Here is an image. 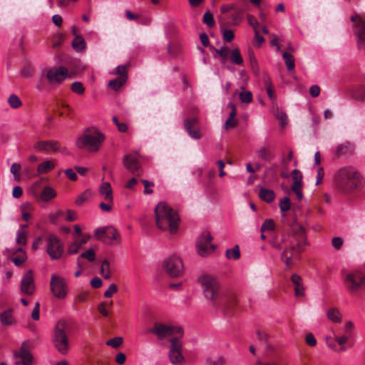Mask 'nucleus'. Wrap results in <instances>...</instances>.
Returning a JSON list of instances; mask_svg holds the SVG:
<instances>
[{
  "label": "nucleus",
  "mask_w": 365,
  "mask_h": 365,
  "mask_svg": "<svg viewBox=\"0 0 365 365\" xmlns=\"http://www.w3.org/2000/svg\"><path fill=\"white\" fill-rule=\"evenodd\" d=\"M68 76V68L60 66L58 68H49L46 71V78L51 85L61 84Z\"/></svg>",
  "instance_id": "2eb2a0df"
},
{
  "label": "nucleus",
  "mask_w": 365,
  "mask_h": 365,
  "mask_svg": "<svg viewBox=\"0 0 365 365\" xmlns=\"http://www.w3.org/2000/svg\"><path fill=\"white\" fill-rule=\"evenodd\" d=\"M50 285L51 292L56 298L63 299L66 297L68 288L64 278L53 274L51 277Z\"/></svg>",
  "instance_id": "ddd939ff"
},
{
  "label": "nucleus",
  "mask_w": 365,
  "mask_h": 365,
  "mask_svg": "<svg viewBox=\"0 0 365 365\" xmlns=\"http://www.w3.org/2000/svg\"><path fill=\"white\" fill-rule=\"evenodd\" d=\"M306 343L310 346H315L317 344V340L313 334L309 333L305 337Z\"/></svg>",
  "instance_id": "e2e57ef3"
},
{
  "label": "nucleus",
  "mask_w": 365,
  "mask_h": 365,
  "mask_svg": "<svg viewBox=\"0 0 365 365\" xmlns=\"http://www.w3.org/2000/svg\"><path fill=\"white\" fill-rule=\"evenodd\" d=\"M361 175L353 167H344L340 168L335 175V182L336 186L341 190H347L352 188L349 184L351 180L356 182L361 180Z\"/></svg>",
  "instance_id": "39448f33"
},
{
  "label": "nucleus",
  "mask_w": 365,
  "mask_h": 365,
  "mask_svg": "<svg viewBox=\"0 0 365 365\" xmlns=\"http://www.w3.org/2000/svg\"><path fill=\"white\" fill-rule=\"evenodd\" d=\"M292 176L294 182H302V175L299 170L294 169L292 172Z\"/></svg>",
  "instance_id": "69168bd1"
},
{
  "label": "nucleus",
  "mask_w": 365,
  "mask_h": 365,
  "mask_svg": "<svg viewBox=\"0 0 365 365\" xmlns=\"http://www.w3.org/2000/svg\"><path fill=\"white\" fill-rule=\"evenodd\" d=\"M101 273L105 279L110 278V262L105 259L101 264Z\"/></svg>",
  "instance_id": "c03bdc74"
},
{
  "label": "nucleus",
  "mask_w": 365,
  "mask_h": 365,
  "mask_svg": "<svg viewBox=\"0 0 365 365\" xmlns=\"http://www.w3.org/2000/svg\"><path fill=\"white\" fill-rule=\"evenodd\" d=\"M46 252L51 259H58L63 252V245L61 240L54 235L47 237Z\"/></svg>",
  "instance_id": "f8f14e48"
},
{
  "label": "nucleus",
  "mask_w": 365,
  "mask_h": 365,
  "mask_svg": "<svg viewBox=\"0 0 365 365\" xmlns=\"http://www.w3.org/2000/svg\"><path fill=\"white\" fill-rule=\"evenodd\" d=\"M282 57L284 60L285 65L287 66V70L288 71L294 70L295 68L294 56L288 52H284L282 53Z\"/></svg>",
  "instance_id": "c9c22d12"
},
{
  "label": "nucleus",
  "mask_w": 365,
  "mask_h": 365,
  "mask_svg": "<svg viewBox=\"0 0 365 365\" xmlns=\"http://www.w3.org/2000/svg\"><path fill=\"white\" fill-rule=\"evenodd\" d=\"M118 291V287L115 284H110L108 289L104 292V297L109 298L113 296Z\"/></svg>",
  "instance_id": "bf43d9fd"
},
{
  "label": "nucleus",
  "mask_w": 365,
  "mask_h": 365,
  "mask_svg": "<svg viewBox=\"0 0 365 365\" xmlns=\"http://www.w3.org/2000/svg\"><path fill=\"white\" fill-rule=\"evenodd\" d=\"M279 207L282 212L288 211L291 207V202L289 197H283L279 202Z\"/></svg>",
  "instance_id": "3c124183"
},
{
  "label": "nucleus",
  "mask_w": 365,
  "mask_h": 365,
  "mask_svg": "<svg viewBox=\"0 0 365 365\" xmlns=\"http://www.w3.org/2000/svg\"><path fill=\"white\" fill-rule=\"evenodd\" d=\"M98 191L106 202H113V189L110 182H103L100 185Z\"/></svg>",
  "instance_id": "b1692460"
},
{
  "label": "nucleus",
  "mask_w": 365,
  "mask_h": 365,
  "mask_svg": "<svg viewBox=\"0 0 365 365\" xmlns=\"http://www.w3.org/2000/svg\"><path fill=\"white\" fill-rule=\"evenodd\" d=\"M127 81L123 77H117L116 78L111 80L108 83V86L117 91H118Z\"/></svg>",
  "instance_id": "f704fd0d"
},
{
  "label": "nucleus",
  "mask_w": 365,
  "mask_h": 365,
  "mask_svg": "<svg viewBox=\"0 0 365 365\" xmlns=\"http://www.w3.org/2000/svg\"><path fill=\"white\" fill-rule=\"evenodd\" d=\"M169 351L170 362L174 365H182L184 357L182 355V342L178 337H173Z\"/></svg>",
  "instance_id": "f3484780"
},
{
  "label": "nucleus",
  "mask_w": 365,
  "mask_h": 365,
  "mask_svg": "<svg viewBox=\"0 0 365 365\" xmlns=\"http://www.w3.org/2000/svg\"><path fill=\"white\" fill-rule=\"evenodd\" d=\"M16 242L20 245H25L27 242L26 232L19 230L16 233Z\"/></svg>",
  "instance_id": "8fccbe9b"
},
{
  "label": "nucleus",
  "mask_w": 365,
  "mask_h": 365,
  "mask_svg": "<svg viewBox=\"0 0 365 365\" xmlns=\"http://www.w3.org/2000/svg\"><path fill=\"white\" fill-rule=\"evenodd\" d=\"M0 321L3 326H11L16 323V319L13 315V310L8 309L4 311L0 314Z\"/></svg>",
  "instance_id": "a878e982"
},
{
  "label": "nucleus",
  "mask_w": 365,
  "mask_h": 365,
  "mask_svg": "<svg viewBox=\"0 0 365 365\" xmlns=\"http://www.w3.org/2000/svg\"><path fill=\"white\" fill-rule=\"evenodd\" d=\"M34 148L35 150L40 152H59L65 155L70 154L67 148L65 146H61V143L57 140H39L34 144Z\"/></svg>",
  "instance_id": "9b49d317"
},
{
  "label": "nucleus",
  "mask_w": 365,
  "mask_h": 365,
  "mask_svg": "<svg viewBox=\"0 0 365 365\" xmlns=\"http://www.w3.org/2000/svg\"><path fill=\"white\" fill-rule=\"evenodd\" d=\"M352 97L357 101H365V86H359L356 88L352 93Z\"/></svg>",
  "instance_id": "4c0bfd02"
},
{
  "label": "nucleus",
  "mask_w": 365,
  "mask_h": 365,
  "mask_svg": "<svg viewBox=\"0 0 365 365\" xmlns=\"http://www.w3.org/2000/svg\"><path fill=\"white\" fill-rule=\"evenodd\" d=\"M184 127L189 135L194 139H200L201 133L197 117L193 116L190 118H186L183 122Z\"/></svg>",
  "instance_id": "412c9836"
},
{
  "label": "nucleus",
  "mask_w": 365,
  "mask_h": 365,
  "mask_svg": "<svg viewBox=\"0 0 365 365\" xmlns=\"http://www.w3.org/2000/svg\"><path fill=\"white\" fill-rule=\"evenodd\" d=\"M36 286L32 270H29L22 277L20 290L24 294L31 296L34 294Z\"/></svg>",
  "instance_id": "aec40b11"
},
{
  "label": "nucleus",
  "mask_w": 365,
  "mask_h": 365,
  "mask_svg": "<svg viewBox=\"0 0 365 365\" xmlns=\"http://www.w3.org/2000/svg\"><path fill=\"white\" fill-rule=\"evenodd\" d=\"M212 237L209 232H204L197 242V250L200 255L204 257L214 252L215 246L211 243Z\"/></svg>",
  "instance_id": "dca6fc26"
},
{
  "label": "nucleus",
  "mask_w": 365,
  "mask_h": 365,
  "mask_svg": "<svg viewBox=\"0 0 365 365\" xmlns=\"http://www.w3.org/2000/svg\"><path fill=\"white\" fill-rule=\"evenodd\" d=\"M327 317L333 322L338 323L341 320V315L336 308H331L327 311Z\"/></svg>",
  "instance_id": "e433bc0d"
},
{
  "label": "nucleus",
  "mask_w": 365,
  "mask_h": 365,
  "mask_svg": "<svg viewBox=\"0 0 365 365\" xmlns=\"http://www.w3.org/2000/svg\"><path fill=\"white\" fill-rule=\"evenodd\" d=\"M264 86L266 89V92L269 99L273 103L276 100V96L274 94V86L272 85L271 78L269 76H265L264 78Z\"/></svg>",
  "instance_id": "cd10ccee"
},
{
  "label": "nucleus",
  "mask_w": 365,
  "mask_h": 365,
  "mask_svg": "<svg viewBox=\"0 0 365 365\" xmlns=\"http://www.w3.org/2000/svg\"><path fill=\"white\" fill-rule=\"evenodd\" d=\"M220 31L222 33V39L226 42H231L235 38V34L232 30L226 29L220 27Z\"/></svg>",
  "instance_id": "a19ab883"
},
{
  "label": "nucleus",
  "mask_w": 365,
  "mask_h": 365,
  "mask_svg": "<svg viewBox=\"0 0 365 365\" xmlns=\"http://www.w3.org/2000/svg\"><path fill=\"white\" fill-rule=\"evenodd\" d=\"M95 237L105 244L113 245L120 243V235L112 226L98 228L95 231Z\"/></svg>",
  "instance_id": "6e6552de"
},
{
  "label": "nucleus",
  "mask_w": 365,
  "mask_h": 365,
  "mask_svg": "<svg viewBox=\"0 0 365 365\" xmlns=\"http://www.w3.org/2000/svg\"><path fill=\"white\" fill-rule=\"evenodd\" d=\"M344 240L340 237H333L331 240V245L336 250H339L342 247Z\"/></svg>",
  "instance_id": "052dcab7"
},
{
  "label": "nucleus",
  "mask_w": 365,
  "mask_h": 365,
  "mask_svg": "<svg viewBox=\"0 0 365 365\" xmlns=\"http://www.w3.org/2000/svg\"><path fill=\"white\" fill-rule=\"evenodd\" d=\"M155 222L162 230H169L174 234L178 229L180 217L178 212L165 202H160L155 208Z\"/></svg>",
  "instance_id": "7ed1b4c3"
},
{
  "label": "nucleus",
  "mask_w": 365,
  "mask_h": 365,
  "mask_svg": "<svg viewBox=\"0 0 365 365\" xmlns=\"http://www.w3.org/2000/svg\"><path fill=\"white\" fill-rule=\"evenodd\" d=\"M344 284L349 292L355 294L365 288V275L358 272L349 273L344 278Z\"/></svg>",
  "instance_id": "1a4fd4ad"
},
{
  "label": "nucleus",
  "mask_w": 365,
  "mask_h": 365,
  "mask_svg": "<svg viewBox=\"0 0 365 365\" xmlns=\"http://www.w3.org/2000/svg\"><path fill=\"white\" fill-rule=\"evenodd\" d=\"M67 329L68 324L64 319L58 321L54 329L53 343L55 348L63 354L68 352L69 346Z\"/></svg>",
  "instance_id": "423d86ee"
},
{
  "label": "nucleus",
  "mask_w": 365,
  "mask_h": 365,
  "mask_svg": "<svg viewBox=\"0 0 365 365\" xmlns=\"http://www.w3.org/2000/svg\"><path fill=\"white\" fill-rule=\"evenodd\" d=\"M200 39L202 44L205 47H208L210 51L215 53V58H220L222 63H225L228 61L229 47L224 45L220 48H217L212 45H210L208 36L205 33H202L200 36Z\"/></svg>",
  "instance_id": "4468645a"
},
{
  "label": "nucleus",
  "mask_w": 365,
  "mask_h": 365,
  "mask_svg": "<svg viewBox=\"0 0 365 365\" xmlns=\"http://www.w3.org/2000/svg\"><path fill=\"white\" fill-rule=\"evenodd\" d=\"M247 21L248 24L255 29V31L257 30V28L259 26V23L255 16L252 15H247Z\"/></svg>",
  "instance_id": "338daca9"
},
{
  "label": "nucleus",
  "mask_w": 365,
  "mask_h": 365,
  "mask_svg": "<svg viewBox=\"0 0 365 365\" xmlns=\"http://www.w3.org/2000/svg\"><path fill=\"white\" fill-rule=\"evenodd\" d=\"M148 332L155 334L159 339L173 335H176L175 337L180 339L183 335L181 327L168 326L158 322H155L153 328L149 329Z\"/></svg>",
  "instance_id": "0eeeda50"
},
{
  "label": "nucleus",
  "mask_w": 365,
  "mask_h": 365,
  "mask_svg": "<svg viewBox=\"0 0 365 365\" xmlns=\"http://www.w3.org/2000/svg\"><path fill=\"white\" fill-rule=\"evenodd\" d=\"M275 228V223L272 219H267L263 222L260 232H264L265 231H273Z\"/></svg>",
  "instance_id": "37998d69"
},
{
  "label": "nucleus",
  "mask_w": 365,
  "mask_h": 365,
  "mask_svg": "<svg viewBox=\"0 0 365 365\" xmlns=\"http://www.w3.org/2000/svg\"><path fill=\"white\" fill-rule=\"evenodd\" d=\"M55 163L52 160H45L40 163L37 168V172L39 175L46 174L55 168Z\"/></svg>",
  "instance_id": "c756f323"
},
{
  "label": "nucleus",
  "mask_w": 365,
  "mask_h": 365,
  "mask_svg": "<svg viewBox=\"0 0 365 365\" xmlns=\"http://www.w3.org/2000/svg\"><path fill=\"white\" fill-rule=\"evenodd\" d=\"M73 48L77 51H83L86 49V41L81 36H76L72 41Z\"/></svg>",
  "instance_id": "2f4dec72"
},
{
  "label": "nucleus",
  "mask_w": 365,
  "mask_h": 365,
  "mask_svg": "<svg viewBox=\"0 0 365 365\" xmlns=\"http://www.w3.org/2000/svg\"><path fill=\"white\" fill-rule=\"evenodd\" d=\"M202 22L206 24L209 28H212L215 25L212 14L207 11L204 14Z\"/></svg>",
  "instance_id": "79ce46f5"
},
{
  "label": "nucleus",
  "mask_w": 365,
  "mask_h": 365,
  "mask_svg": "<svg viewBox=\"0 0 365 365\" xmlns=\"http://www.w3.org/2000/svg\"><path fill=\"white\" fill-rule=\"evenodd\" d=\"M228 60L237 66H242L244 63L243 58L238 48H235L231 51L229 50Z\"/></svg>",
  "instance_id": "bb28decb"
},
{
  "label": "nucleus",
  "mask_w": 365,
  "mask_h": 365,
  "mask_svg": "<svg viewBox=\"0 0 365 365\" xmlns=\"http://www.w3.org/2000/svg\"><path fill=\"white\" fill-rule=\"evenodd\" d=\"M71 89L73 93L78 95H83L85 93L83 85L81 82L79 81H75L73 83L71 84Z\"/></svg>",
  "instance_id": "49530a36"
},
{
  "label": "nucleus",
  "mask_w": 365,
  "mask_h": 365,
  "mask_svg": "<svg viewBox=\"0 0 365 365\" xmlns=\"http://www.w3.org/2000/svg\"><path fill=\"white\" fill-rule=\"evenodd\" d=\"M198 281L201 284L204 296L212 302L215 306L225 305L227 309H230L235 304L236 299L234 297L230 303L228 299L220 294V284L214 277L203 275L199 278Z\"/></svg>",
  "instance_id": "f03ea898"
},
{
  "label": "nucleus",
  "mask_w": 365,
  "mask_h": 365,
  "mask_svg": "<svg viewBox=\"0 0 365 365\" xmlns=\"http://www.w3.org/2000/svg\"><path fill=\"white\" fill-rule=\"evenodd\" d=\"M56 196V192L53 188L49 186L43 187L41 192V199L43 202H48Z\"/></svg>",
  "instance_id": "7c9ffc66"
},
{
  "label": "nucleus",
  "mask_w": 365,
  "mask_h": 365,
  "mask_svg": "<svg viewBox=\"0 0 365 365\" xmlns=\"http://www.w3.org/2000/svg\"><path fill=\"white\" fill-rule=\"evenodd\" d=\"M128 66L127 65H120L116 68L115 72L113 73L118 75V77H123L125 80L128 79Z\"/></svg>",
  "instance_id": "09e8293b"
},
{
  "label": "nucleus",
  "mask_w": 365,
  "mask_h": 365,
  "mask_svg": "<svg viewBox=\"0 0 365 365\" xmlns=\"http://www.w3.org/2000/svg\"><path fill=\"white\" fill-rule=\"evenodd\" d=\"M88 294L85 292H78L76 297H75V302L77 303H83L87 300Z\"/></svg>",
  "instance_id": "680f3d73"
},
{
  "label": "nucleus",
  "mask_w": 365,
  "mask_h": 365,
  "mask_svg": "<svg viewBox=\"0 0 365 365\" xmlns=\"http://www.w3.org/2000/svg\"><path fill=\"white\" fill-rule=\"evenodd\" d=\"M282 243L284 250L281 255V260L287 268H290L299 259L301 253L307 245L304 227L301 225L294 226L291 235H283Z\"/></svg>",
  "instance_id": "f257e3e1"
},
{
  "label": "nucleus",
  "mask_w": 365,
  "mask_h": 365,
  "mask_svg": "<svg viewBox=\"0 0 365 365\" xmlns=\"http://www.w3.org/2000/svg\"><path fill=\"white\" fill-rule=\"evenodd\" d=\"M351 21L355 22L354 29H356V45L359 50H365V21L356 14L351 17Z\"/></svg>",
  "instance_id": "a211bd4d"
},
{
  "label": "nucleus",
  "mask_w": 365,
  "mask_h": 365,
  "mask_svg": "<svg viewBox=\"0 0 365 365\" xmlns=\"http://www.w3.org/2000/svg\"><path fill=\"white\" fill-rule=\"evenodd\" d=\"M10 106L13 108H18L21 106L20 98L15 94H11L8 99Z\"/></svg>",
  "instance_id": "de8ad7c7"
},
{
  "label": "nucleus",
  "mask_w": 365,
  "mask_h": 365,
  "mask_svg": "<svg viewBox=\"0 0 365 365\" xmlns=\"http://www.w3.org/2000/svg\"><path fill=\"white\" fill-rule=\"evenodd\" d=\"M14 357L20 359L21 361H16V364L31 365L33 362V356L28 349L26 342H24L19 351L14 352Z\"/></svg>",
  "instance_id": "4be33fe9"
},
{
  "label": "nucleus",
  "mask_w": 365,
  "mask_h": 365,
  "mask_svg": "<svg viewBox=\"0 0 365 365\" xmlns=\"http://www.w3.org/2000/svg\"><path fill=\"white\" fill-rule=\"evenodd\" d=\"M259 197L262 200L270 203L274 200L275 194L273 190L262 187L260 189Z\"/></svg>",
  "instance_id": "c85d7f7f"
},
{
  "label": "nucleus",
  "mask_w": 365,
  "mask_h": 365,
  "mask_svg": "<svg viewBox=\"0 0 365 365\" xmlns=\"http://www.w3.org/2000/svg\"><path fill=\"white\" fill-rule=\"evenodd\" d=\"M81 257L86 259L89 262H93L96 259V253L93 249H89L86 252L81 253Z\"/></svg>",
  "instance_id": "6e6d98bb"
},
{
  "label": "nucleus",
  "mask_w": 365,
  "mask_h": 365,
  "mask_svg": "<svg viewBox=\"0 0 365 365\" xmlns=\"http://www.w3.org/2000/svg\"><path fill=\"white\" fill-rule=\"evenodd\" d=\"M20 210L22 214V218L25 221H28L31 217V212L34 210L32 204L26 202L20 206Z\"/></svg>",
  "instance_id": "473e14b6"
},
{
  "label": "nucleus",
  "mask_w": 365,
  "mask_h": 365,
  "mask_svg": "<svg viewBox=\"0 0 365 365\" xmlns=\"http://www.w3.org/2000/svg\"><path fill=\"white\" fill-rule=\"evenodd\" d=\"M237 125V120L236 119L227 118L225 123L226 129L234 128Z\"/></svg>",
  "instance_id": "774afa93"
},
{
  "label": "nucleus",
  "mask_w": 365,
  "mask_h": 365,
  "mask_svg": "<svg viewBox=\"0 0 365 365\" xmlns=\"http://www.w3.org/2000/svg\"><path fill=\"white\" fill-rule=\"evenodd\" d=\"M81 247V243H78V240L76 239L73 242L68 246V252L69 254H76Z\"/></svg>",
  "instance_id": "4d7b16f0"
},
{
  "label": "nucleus",
  "mask_w": 365,
  "mask_h": 365,
  "mask_svg": "<svg viewBox=\"0 0 365 365\" xmlns=\"http://www.w3.org/2000/svg\"><path fill=\"white\" fill-rule=\"evenodd\" d=\"M66 175L68 178L72 181H76L78 179L77 174L73 171V169L68 168L64 170Z\"/></svg>",
  "instance_id": "0e129e2a"
},
{
  "label": "nucleus",
  "mask_w": 365,
  "mask_h": 365,
  "mask_svg": "<svg viewBox=\"0 0 365 365\" xmlns=\"http://www.w3.org/2000/svg\"><path fill=\"white\" fill-rule=\"evenodd\" d=\"M7 252L11 255V260L16 266H21L27 259L26 252L22 248L19 247L15 250L14 249L7 250Z\"/></svg>",
  "instance_id": "5701e85b"
},
{
  "label": "nucleus",
  "mask_w": 365,
  "mask_h": 365,
  "mask_svg": "<svg viewBox=\"0 0 365 365\" xmlns=\"http://www.w3.org/2000/svg\"><path fill=\"white\" fill-rule=\"evenodd\" d=\"M240 99L242 102L249 103L252 101V93L250 91L240 93Z\"/></svg>",
  "instance_id": "5fc2aeb1"
},
{
  "label": "nucleus",
  "mask_w": 365,
  "mask_h": 365,
  "mask_svg": "<svg viewBox=\"0 0 365 365\" xmlns=\"http://www.w3.org/2000/svg\"><path fill=\"white\" fill-rule=\"evenodd\" d=\"M226 257L229 259H238L240 257V247L235 245L232 249H227L225 252Z\"/></svg>",
  "instance_id": "58836bf2"
},
{
  "label": "nucleus",
  "mask_w": 365,
  "mask_h": 365,
  "mask_svg": "<svg viewBox=\"0 0 365 365\" xmlns=\"http://www.w3.org/2000/svg\"><path fill=\"white\" fill-rule=\"evenodd\" d=\"M104 140L105 135L102 133L96 130H86L77 138L76 144L79 149L86 148L91 152H96Z\"/></svg>",
  "instance_id": "20e7f679"
},
{
  "label": "nucleus",
  "mask_w": 365,
  "mask_h": 365,
  "mask_svg": "<svg viewBox=\"0 0 365 365\" xmlns=\"http://www.w3.org/2000/svg\"><path fill=\"white\" fill-rule=\"evenodd\" d=\"M21 166L19 163H14L11 166V173L14 175V180L19 182L21 180L20 170Z\"/></svg>",
  "instance_id": "a18cd8bd"
},
{
  "label": "nucleus",
  "mask_w": 365,
  "mask_h": 365,
  "mask_svg": "<svg viewBox=\"0 0 365 365\" xmlns=\"http://www.w3.org/2000/svg\"><path fill=\"white\" fill-rule=\"evenodd\" d=\"M140 182L144 185V194L150 195L153 193V190L152 189V187H154V183L153 182H150L147 180H141Z\"/></svg>",
  "instance_id": "603ef678"
},
{
  "label": "nucleus",
  "mask_w": 365,
  "mask_h": 365,
  "mask_svg": "<svg viewBox=\"0 0 365 365\" xmlns=\"http://www.w3.org/2000/svg\"><path fill=\"white\" fill-rule=\"evenodd\" d=\"M123 165L128 172L136 176H140L143 173L141 163L133 155H125L123 159Z\"/></svg>",
  "instance_id": "6ab92c4d"
},
{
  "label": "nucleus",
  "mask_w": 365,
  "mask_h": 365,
  "mask_svg": "<svg viewBox=\"0 0 365 365\" xmlns=\"http://www.w3.org/2000/svg\"><path fill=\"white\" fill-rule=\"evenodd\" d=\"M163 268L171 277H178L182 274L184 265L182 259L176 255H172L164 260Z\"/></svg>",
  "instance_id": "9d476101"
},
{
  "label": "nucleus",
  "mask_w": 365,
  "mask_h": 365,
  "mask_svg": "<svg viewBox=\"0 0 365 365\" xmlns=\"http://www.w3.org/2000/svg\"><path fill=\"white\" fill-rule=\"evenodd\" d=\"M257 155L260 159L266 161H270L274 158V154L265 147H262L257 150Z\"/></svg>",
  "instance_id": "72a5a7b5"
},
{
  "label": "nucleus",
  "mask_w": 365,
  "mask_h": 365,
  "mask_svg": "<svg viewBox=\"0 0 365 365\" xmlns=\"http://www.w3.org/2000/svg\"><path fill=\"white\" fill-rule=\"evenodd\" d=\"M92 195V192L90 190H86L81 194H80L76 199L75 203L78 206L82 205L86 201H87Z\"/></svg>",
  "instance_id": "ea45409f"
},
{
  "label": "nucleus",
  "mask_w": 365,
  "mask_h": 365,
  "mask_svg": "<svg viewBox=\"0 0 365 365\" xmlns=\"http://www.w3.org/2000/svg\"><path fill=\"white\" fill-rule=\"evenodd\" d=\"M249 58L252 69L255 73H257L259 71L258 63L253 53H249Z\"/></svg>",
  "instance_id": "13d9d810"
},
{
  "label": "nucleus",
  "mask_w": 365,
  "mask_h": 365,
  "mask_svg": "<svg viewBox=\"0 0 365 365\" xmlns=\"http://www.w3.org/2000/svg\"><path fill=\"white\" fill-rule=\"evenodd\" d=\"M123 341V339L120 336L113 338L108 341H106L107 346H110L113 348H118L119 347Z\"/></svg>",
  "instance_id": "864d4df0"
},
{
  "label": "nucleus",
  "mask_w": 365,
  "mask_h": 365,
  "mask_svg": "<svg viewBox=\"0 0 365 365\" xmlns=\"http://www.w3.org/2000/svg\"><path fill=\"white\" fill-rule=\"evenodd\" d=\"M291 280L294 285V294L297 297L304 296V287L302 284V278L297 274H293L291 277Z\"/></svg>",
  "instance_id": "393cba45"
}]
</instances>
